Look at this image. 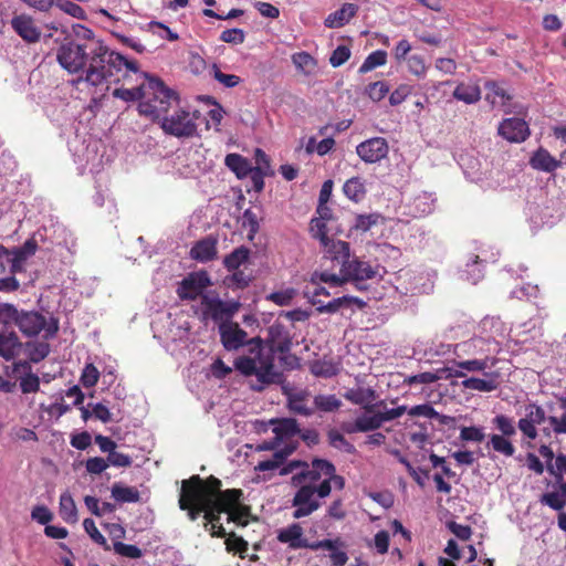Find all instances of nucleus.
Instances as JSON below:
<instances>
[{
  "label": "nucleus",
  "instance_id": "31",
  "mask_svg": "<svg viewBox=\"0 0 566 566\" xmlns=\"http://www.w3.org/2000/svg\"><path fill=\"white\" fill-rule=\"evenodd\" d=\"M513 437L497 436L496 433L489 434L488 449L503 455L504 458H512L515 454V447L511 442Z\"/></svg>",
  "mask_w": 566,
  "mask_h": 566
},
{
  "label": "nucleus",
  "instance_id": "64",
  "mask_svg": "<svg viewBox=\"0 0 566 566\" xmlns=\"http://www.w3.org/2000/svg\"><path fill=\"white\" fill-rule=\"evenodd\" d=\"M439 379H441V375L427 371L407 377L406 384L409 386H412L415 384L428 385L436 382Z\"/></svg>",
  "mask_w": 566,
  "mask_h": 566
},
{
  "label": "nucleus",
  "instance_id": "38",
  "mask_svg": "<svg viewBox=\"0 0 566 566\" xmlns=\"http://www.w3.org/2000/svg\"><path fill=\"white\" fill-rule=\"evenodd\" d=\"M292 63L293 66L297 69V72L305 76L314 74L315 67L317 66V62H315L314 56L305 51L293 53Z\"/></svg>",
  "mask_w": 566,
  "mask_h": 566
},
{
  "label": "nucleus",
  "instance_id": "28",
  "mask_svg": "<svg viewBox=\"0 0 566 566\" xmlns=\"http://www.w3.org/2000/svg\"><path fill=\"white\" fill-rule=\"evenodd\" d=\"M302 528L297 523H293L286 528L280 531L279 533V542L283 544H289L292 549H301L306 546V539L301 538Z\"/></svg>",
  "mask_w": 566,
  "mask_h": 566
},
{
  "label": "nucleus",
  "instance_id": "8",
  "mask_svg": "<svg viewBox=\"0 0 566 566\" xmlns=\"http://www.w3.org/2000/svg\"><path fill=\"white\" fill-rule=\"evenodd\" d=\"M12 323L17 324L18 329L27 337L38 336L39 333L43 332V338L50 340L59 331L56 318L45 319L42 314L35 311L22 312Z\"/></svg>",
  "mask_w": 566,
  "mask_h": 566
},
{
  "label": "nucleus",
  "instance_id": "47",
  "mask_svg": "<svg viewBox=\"0 0 566 566\" xmlns=\"http://www.w3.org/2000/svg\"><path fill=\"white\" fill-rule=\"evenodd\" d=\"M52 8H56L57 10L66 13L73 19L77 20H84L85 19V11L76 4L75 2H72L71 0H56L54 4H52Z\"/></svg>",
  "mask_w": 566,
  "mask_h": 566
},
{
  "label": "nucleus",
  "instance_id": "34",
  "mask_svg": "<svg viewBox=\"0 0 566 566\" xmlns=\"http://www.w3.org/2000/svg\"><path fill=\"white\" fill-rule=\"evenodd\" d=\"M343 193L347 196L348 200H352L355 203L361 202L365 199V195H367V189H365V181L360 177H353L345 181L343 185Z\"/></svg>",
  "mask_w": 566,
  "mask_h": 566
},
{
  "label": "nucleus",
  "instance_id": "16",
  "mask_svg": "<svg viewBox=\"0 0 566 566\" xmlns=\"http://www.w3.org/2000/svg\"><path fill=\"white\" fill-rule=\"evenodd\" d=\"M348 402L360 406L366 413H373L375 408L384 407V400L375 402L376 392L373 388H352L343 395Z\"/></svg>",
  "mask_w": 566,
  "mask_h": 566
},
{
  "label": "nucleus",
  "instance_id": "24",
  "mask_svg": "<svg viewBox=\"0 0 566 566\" xmlns=\"http://www.w3.org/2000/svg\"><path fill=\"white\" fill-rule=\"evenodd\" d=\"M272 433H274V438L279 441H284L293 438L297 433L302 432L298 428V423L294 418H280L271 421Z\"/></svg>",
  "mask_w": 566,
  "mask_h": 566
},
{
  "label": "nucleus",
  "instance_id": "39",
  "mask_svg": "<svg viewBox=\"0 0 566 566\" xmlns=\"http://www.w3.org/2000/svg\"><path fill=\"white\" fill-rule=\"evenodd\" d=\"M491 424H493V428L499 432L495 433L499 437H515V432L518 430L513 418L507 417L504 413L493 417Z\"/></svg>",
  "mask_w": 566,
  "mask_h": 566
},
{
  "label": "nucleus",
  "instance_id": "27",
  "mask_svg": "<svg viewBox=\"0 0 566 566\" xmlns=\"http://www.w3.org/2000/svg\"><path fill=\"white\" fill-rule=\"evenodd\" d=\"M496 358L491 356L474 357L468 360H457L454 366L461 370L469 373H483L488 368H492L496 365Z\"/></svg>",
  "mask_w": 566,
  "mask_h": 566
},
{
  "label": "nucleus",
  "instance_id": "23",
  "mask_svg": "<svg viewBox=\"0 0 566 566\" xmlns=\"http://www.w3.org/2000/svg\"><path fill=\"white\" fill-rule=\"evenodd\" d=\"M14 374L24 375L20 377V390H22V394H35L39 391V377L31 373L29 361L14 363Z\"/></svg>",
  "mask_w": 566,
  "mask_h": 566
},
{
  "label": "nucleus",
  "instance_id": "19",
  "mask_svg": "<svg viewBox=\"0 0 566 566\" xmlns=\"http://www.w3.org/2000/svg\"><path fill=\"white\" fill-rule=\"evenodd\" d=\"M189 258L199 263H208L217 259V238L207 235L195 242L189 250Z\"/></svg>",
  "mask_w": 566,
  "mask_h": 566
},
{
  "label": "nucleus",
  "instance_id": "57",
  "mask_svg": "<svg viewBox=\"0 0 566 566\" xmlns=\"http://www.w3.org/2000/svg\"><path fill=\"white\" fill-rule=\"evenodd\" d=\"M486 436L483 432V428L480 427H463L461 428V441L481 443Z\"/></svg>",
  "mask_w": 566,
  "mask_h": 566
},
{
  "label": "nucleus",
  "instance_id": "6",
  "mask_svg": "<svg viewBox=\"0 0 566 566\" xmlns=\"http://www.w3.org/2000/svg\"><path fill=\"white\" fill-rule=\"evenodd\" d=\"M169 109L171 108H165V111L160 112L157 116H142L155 123H159L160 129H163V132L168 136L177 138H192V136L196 135V116L182 108L174 111L172 114H169Z\"/></svg>",
  "mask_w": 566,
  "mask_h": 566
},
{
  "label": "nucleus",
  "instance_id": "54",
  "mask_svg": "<svg viewBox=\"0 0 566 566\" xmlns=\"http://www.w3.org/2000/svg\"><path fill=\"white\" fill-rule=\"evenodd\" d=\"M212 76L213 80L218 81V83L223 85L226 88L235 87L240 84V76L235 74H226L221 72L216 64L212 65Z\"/></svg>",
  "mask_w": 566,
  "mask_h": 566
},
{
  "label": "nucleus",
  "instance_id": "26",
  "mask_svg": "<svg viewBox=\"0 0 566 566\" xmlns=\"http://www.w3.org/2000/svg\"><path fill=\"white\" fill-rule=\"evenodd\" d=\"M343 303H354V306H356V308H358V310H361L365 307V302L361 298H359L357 296H350V295H343L342 297H336L333 301L327 302L326 304L321 303L318 305H313V306H315L316 312H318L321 314H324V313L334 314V313L340 311Z\"/></svg>",
  "mask_w": 566,
  "mask_h": 566
},
{
  "label": "nucleus",
  "instance_id": "21",
  "mask_svg": "<svg viewBox=\"0 0 566 566\" xmlns=\"http://www.w3.org/2000/svg\"><path fill=\"white\" fill-rule=\"evenodd\" d=\"M484 378L467 377L462 380L461 386L467 390H474L479 392H491L497 389V373L489 371L483 373Z\"/></svg>",
  "mask_w": 566,
  "mask_h": 566
},
{
  "label": "nucleus",
  "instance_id": "49",
  "mask_svg": "<svg viewBox=\"0 0 566 566\" xmlns=\"http://www.w3.org/2000/svg\"><path fill=\"white\" fill-rule=\"evenodd\" d=\"M379 218L380 216L378 213L358 214L356 219H354L353 229L360 233H366L378 223Z\"/></svg>",
  "mask_w": 566,
  "mask_h": 566
},
{
  "label": "nucleus",
  "instance_id": "10",
  "mask_svg": "<svg viewBox=\"0 0 566 566\" xmlns=\"http://www.w3.org/2000/svg\"><path fill=\"white\" fill-rule=\"evenodd\" d=\"M538 454L546 460V472L554 478L557 489L566 495V481L563 479L566 475V455L564 453L555 455L548 444L538 447Z\"/></svg>",
  "mask_w": 566,
  "mask_h": 566
},
{
  "label": "nucleus",
  "instance_id": "1",
  "mask_svg": "<svg viewBox=\"0 0 566 566\" xmlns=\"http://www.w3.org/2000/svg\"><path fill=\"white\" fill-rule=\"evenodd\" d=\"M78 41L71 40L60 44L56 61L70 74H77V83L101 86L108 82L126 78L127 73L138 76L139 84L133 88H115L113 97L125 103L139 102V115L157 116L165 108L177 107V93L154 76L140 72L136 61H129L117 52L111 51L103 41L93 36L92 30L82 24L73 25Z\"/></svg>",
  "mask_w": 566,
  "mask_h": 566
},
{
  "label": "nucleus",
  "instance_id": "9",
  "mask_svg": "<svg viewBox=\"0 0 566 566\" xmlns=\"http://www.w3.org/2000/svg\"><path fill=\"white\" fill-rule=\"evenodd\" d=\"M211 286V279L209 274L205 270H199L197 272H191L187 274L181 282H179L178 297L181 301H196L201 296H207L203 294L207 287Z\"/></svg>",
  "mask_w": 566,
  "mask_h": 566
},
{
  "label": "nucleus",
  "instance_id": "41",
  "mask_svg": "<svg viewBox=\"0 0 566 566\" xmlns=\"http://www.w3.org/2000/svg\"><path fill=\"white\" fill-rule=\"evenodd\" d=\"M249 260V249L240 245L238 249L232 250L230 254L223 259V266L227 271L232 272L240 269V265L244 264Z\"/></svg>",
  "mask_w": 566,
  "mask_h": 566
},
{
  "label": "nucleus",
  "instance_id": "17",
  "mask_svg": "<svg viewBox=\"0 0 566 566\" xmlns=\"http://www.w3.org/2000/svg\"><path fill=\"white\" fill-rule=\"evenodd\" d=\"M499 135L509 143H523L530 135L528 124L521 118H506L499 125Z\"/></svg>",
  "mask_w": 566,
  "mask_h": 566
},
{
  "label": "nucleus",
  "instance_id": "32",
  "mask_svg": "<svg viewBox=\"0 0 566 566\" xmlns=\"http://www.w3.org/2000/svg\"><path fill=\"white\" fill-rule=\"evenodd\" d=\"M453 98L472 105L481 99V88L476 84L461 83L454 87Z\"/></svg>",
  "mask_w": 566,
  "mask_h": 566
},
{
  "label": "nucleus",
  "instance_id": "59",
  "mask_svg": "<svg viewBox=\"0 0 566 566\" xmlns=\"http://www.w3.org/2000/svg\"><path fill=\"white\" fill-rule=\"evenodd\" d=\"M248 513L249 509L247 506H242L240 505V503H237V505L232 506L231 510L226 512V514L229 515V517H227V521L235 523L239 526H245V516Z\"/></svg>",
  "mask_w": 566,
  "mask_h": 566
},
{
  "label": "nucleus",
  "instance_id": "50",
  "mask_svg": "<svg viewBox=\"0 0 566 566\" xmlns=\"http://www.w3.org/2000/svg\"><path fill=\"white\" fill-rule=\"evenodd\" d=\"M388 421L369 416L367 412L365 415H360L354 419L353 424L358 429H366L370 431H376L380 429L381 424Z\"/></svg>",
  "mask_w": 566,
  "mask_h": 566
},
{
  "label": "nucleus",
  "instance_id": "55",
  "mask_svg": "<svg viewBox=\"0 0 566 566\" xmlns=\"http://www.w3.org/2000/svg\"><path fill=\"white\" fill-rule=\"evenodd\" d=\"M564 500H566V495H564L563 491L559 490V493L552 492V493L542 494L541 503L548 505V507L554 511H560L566 505Z\"/></svg>",
  "mask_w": 566,
  "mask_h": 566
},
{
  "label": "nucleus",
  "instance_id": "29",
  "mask_svg": "<svg viewBox=\"0 0 566 566\" xmlns=\"http://www.w3.org/2000/svg\"><path fill=\"white\" fill-rule=\"evenodd\" d=\"M21 343L18 340V335L14 332L0 333V356L4 360H11L18 355Z\"/></svg>",
  "mask_w": 566,
  "mask_h": 566
},
{
  "label": "nucleus",
  "instance_id": "44",
  "mask_svg": "<svg viewBox=\"0 0 566 566\" xmlns=\"http://www.w3.org/2000/svg\"><path fill=\"white\" fill-rule=\"evenodd\" d=\"M311 374L317 378H329L338 374V367L332 360H314L311 364Z\"/></svg>",
  "mask_w": 566,
  "mask_h": 566
},
{
  "label": "nucleus",
  "instance_id": "52",
  "mask_svg": "<svg viewBox=\"0 0 566 566\" xmlns=\"http://www.w3.org/2000/svg\"><path fill=\"white\" fill-rule=\"evenodd\" d=\"M389 92L388 84L385 81H376L366 87V95L374 103H379Z\"/></svg>",
  "mask_w": 566,
  "mask_h": 566
},
{
  "label": "nucleus",
  "instance_id": "36",
  "mask_svg": "<svg viewBox=\"0 0 566 566\" xmlns=\"http://www.w3.org/2000/svg\"><path fill=\"white\" fill-rule=\"evenodd\" d=\"M24 262L25 260H18V258L11 256L10 250L0 245V275H3L6 272L15 275L23 270Z\"/></svg>",
  "mask_w": 566,
  "mask_h": 566
},
{
  "label": "nucleus",
  "instance_id": "62",
  "mask_svg": "<svg viewBox=\"0 0 566 566\" xmlns=\"http://www.w3.org/2000/svg\"><path fill=\"white\" fill-rule=\"evenodd\" d=\"M245 35L241 29H226L221 32V35H219V41L234 45L243 43Z\"/></svg>",
  "mask_w": 566,
  "mask_h": 566
},
{
  "label": "nucleus",
  "instance_id": "37",
  "mask_svg": "<svg viewBox=\"0 0 566 566\" xmlns=\"http://www.w3.org/2000/svg\"><path fill=\"white\" fill-rule=\"evenodd\" d=\"M111 497L119 503H137L139 502V491L134 486L115 483L111 486Z\"/></svg>",
  "mask_w": 566,
  "mask_h": 566
},
{
  "label": "nucleus",
  "instance_id": "63",
  "mask_svg": "<svg viewBox=\"0 0 566 566\" xmlns=\"http://www.w3.org/2000/svg\"><path fill=\"white\" fill-rule=\"evenodd\" d=\"M349 59V49L347 45H339L335 48L334 52H332V56H329V65L337 69L344 63H346Z\"/></svg>",
  "mask_w": 566,
  "mask_h": 566
},
{
  "label": "nucleus",
  "instance_id": "46",
  "mask_svg": "<svg viewBox=\"0 0 566 566\" xmlns=\"http://www.w3.org/2000/svg\"><path fill=\"white\" fill-rule=\"evenodd\" d=\"M226 551L231 554H239L240 558H245L247 542L244 538L238 536L234 533H227L226 537Z\"/></svg>",
  "mask_w": 566,
  "mask_h": 566
},
{
  "label": "nucleus",
  "instance_id": "20",
  "mask_svg": "<svg viewBox=\"0 0 566 566\" xmlns=\"http://www.w3.org/2000/svg\"><path fill=\"white\" fill-rule=\"evenodd\" d=\"M11 27L12 30L17 32L18 36L24 39L25 42L33 43L39 41L40 31L28 14L12 18Z\"/></svg>",
  "mask_w": 566,
  "mask_h": 566
},
{
  "label": "nucleus",
  "instance_id": "53",
  "mask_svg": "<svg viewBox=\"0 0 566 566\" xmlns=\"http://www.w3.org/2000/svg\"><path fill=\"white\" fill-rule=\"evenodd\" d=\"M344 547V543L340 541L339 537H336L334 539L326 538L324 541H319L313 544L306 543L305 546L301 548H310L311 551H328V552H340L338 548Z\"/></svg>",
  "mask_w": 566,
  "mask_h": 566
},
{
  "label": "nucleus",
  "instance_id": "40",
  "mask_svg": "<svg viewBox=\"0 0 566 566\" xmlns=\"http://www.w3.org/2000/svg\"><path fill=\"white\" fill-rule=\"evenodd\" d=\"M60 517L69 524L76 523V520L78 518L76 516V504H74V500H72L69 491H65L60 495Z\"/></svg>",
  "mask_w": 566,
  "mask_h": 566
},
{
  "label": "nucleus",
  "instance_id": "35",
  "mask_svg": "<svg viewBox=\"0 0 566 566\" xmlns=\"http://www.w3.org/2000/svg\"><path fill=\"white\" fill-rule=\"evenodd\" d=\"M485 90H488L485 101L493 105V107H504L511 101L510 94L505 92V90L502 88L495 81L485 82Z\"/></svg>",
  "mask_w": 566,
  "mask_h": 566
},
{
  "label": "nucleus",
  "instance_id": "60",
  "mask_svg": "<svg viewBox=\"0 0 566 566\" xmlns=\"http://www.w3.org/2000/svg\"><path fill=\"white\" fill-rule=\"evenodd\" d=\"M113 551H115V554L127 558H140V549L135 545L115 542L113 543Z\"/></svg>",
  "mask_w": 566,
  "mask_h": 566
},
{
  "label": "nucleus",
  "instance_id": "14",
  "mask_svg": "<svg viewBox=\"0 0 566 566\" xmlns=\"http://www.w3.org/2000/svg\"><path fill=\"white\" fill-rule=\"evenodd\" d=\"M356 155L366 164H377L388 156V142L382 137L368 138L356 146Z\"/></svg>",
  "mask_w": 566,
  "mask_h": 566
},
{
  "label": "nucleus",
  "instance_id": "22",
  "mask_svg": "<svg viewBox=\"0 0 566 566\" xmlns=\"http://www.w3.org/2000/svg\"><path fill=\"white\" fill-rule=\"evenodd\" d=\"M528 165L535 170L552 174L560 167V159L554 158L547 149L541 147L528 158Z\"/></svg>",
  "mask_w": 566,
  "mask_h": 566
},
{
  "label": "nucleus",
  "instance_id": "5",
  "mask_svg": "<svg viewBox=\"0 0 566 566\" xmlns=\"http://www.w3.org/2000/svg\"><path fill=\"white\" fill-rule=\"evenodd\" d=\"M332 268H338L339 274L331 273L328 271L314 272L313 281L319 280L325 284H329L334 287H338L345 284L347 281L360 282L366 280H373L378 275V265H371L359 259H353L349 263H338L332 265Z\"/></svg>",
  "mask_w": 566,
  "mask_h": 566
},
{
  "label": "nucleus",
  "instance_id": "2",
  "mask_svg": "<svg viewBox=\"0 0 566 566\" xmlns=\"http://www.w3.org/2000/svg\"><path fill=\"white\" fill-rule=\"evenodd\" d=\"M291 350V335L282 325L269 327L265 340L254 337L248 340L250 356L234 358V370L244 377H255L261 385L252 389L261 391L265 386L280 381V373L273 368V355L280 354V361L290 368L296 363V357L289 354Z\"/></svg>",
  "mask_w": 566,
  "mask_h": 566
},
{
  "label": "nucleus",
  "instance_id": "43",
  "mask_svg": "<svg viewBox=\"0 0 566 566\" xmlns=\"http://www.w3.org/2000/svg\"><path fill=\"white\" fill-rule=\"evenodd\" d=\"M327 444L348 454L355 453L354 444L348 442V440L336 429H329V431H327Z\"/></svg>",
  "mask_w": 566,
  "mask_h": 566
},
{
  "label": "nucleus",
  "instance_id": "13",
  "mask_svg": "<svg viewBox=\"0 0 566 566\" xmlns=\"http://www.w3.org/2000/svg\"><path fill=\"white\" fill-rule=\"evenodd\" d=\"M545 411L542 406L531 402L525 406V417L517 420V429L522 432L523 438L534 441L537 438L536 427L546 421Z\"/></svg>",
  "mask_w": 566,
  "mask_h": 566
},
{
  "label": "nucleus",
  "instance_id": "11",
  "mask_svg": "<svg viewBox=\"0 0 566 566\" xmlns=\"http://www.w3.org/2000/svg\"><path fill=\"white\" fill-rule=\"evenodd\" d=\"M314 495H317V486L312 484L300 486L292 499V506L295 507L293 518H304L319 509V502L314 499Z\"/></svg>",
  "mask_w": 566,
  "mask_h": 566
},
{
  "label": "nucleus",
  "instance_id": "30",
  "mask_svg": "<svg viewBox=\"0 0 566 566\" xmlns=\"http://www.w3.org/2000/svg\"><path fill=\"white\" fill-rule=\"evenodd\" d=\"M226 166L232 171V174L237 175V178L239 179L247 178V175L253 174L254 171V167L251 166V163L238 154L227 155Z\"/></svg>",
  "mask_w": 566,
  "mask_h": 566
},
{
  "label": "nucleus",
  "instance_id": "3",
  "mask_svg": "<svg viewBox=\"0 0 566 566\" xmlns=\"http://www.w3.org/2000/svg\"><path fill=\"white\" fill-rule=\"evenodd\" d=\"M222 492L224 491L220 490L219 479L213 475L202 479L200 475L193 474L188 480L181 481L179 510L186 511L187 517L196 521L200 515H205L206 511L213 509V502Z\"/></svg>",
  "mask_w": 566,
  "mask_h": 566
},
{
  "label": "nucleus",
  "instance_id": "4",
  "mask_svg": "<svg viewBox=\"0 0 566 566\" xmlns=\"http://www.w3.org/2000/svg\"><path fill=\"white\" fill-rule=\"evenodd\" d=\"M311 484L318 488V499H325L331 494V488L344 489V478L336 474L335 464L324 459H313L311 469H303L292 476V485Z\"/></svg>",
  "mask_w": 566,
  "mask_h": 566
},
{
  "label": "nucleus",
  "instance_id": "18",
  "mask_svg": "<svg viewBox=\"0 0 566 566\" xmlns=\"http://www.w3.org/2000/svg\"><path fill=\"white\" fill-rule=\"evenodd\" d=\"M324 248L322 260L332 262V265L345 264L352 262L349 256V244L346 241H321Z\"/></svg>",
  "mask_w": 566,
  "mask_h": 566
},
{
  "label": "nucleus",
  "instance_id": "61",
  "mask_svg": "<svg viewBox=\"0 0 566 566\" xmlns=\"http://www.w3.org/2000/svg\"><path fill=\"white\" fill-rule=\"evenodd\" d=\"M226 282L227 286L231 289H245L249 285V276L245 275V272L237 269L230 276H227Z\"/></svg>",
  "mask_w": 566,
  "mask_h": 566
},
{
  "label": "nucleus",
  "instance_id": "48",
  "mask_svg": "<svg viewBox=\"0 0 566 566\" xmlns=\"http://www.w3.org/2000/svg\"><path fill=\"white\" fill-rule=\"evenodd\" d=\"M314 407L323 412H334L340 408V400L334 395H318L314 397Z\"/></svg>",
  "mask_w": 566,
  "mask_h": 566
},
{
  "label": "nucleus",
  "instance_id": "56",
  "mask_svg": "<svg viewBox=\"0 0 566 566\" xmlns=\"http://www.w3.org/2000/svg\"><path fill=\"white\" fill-rule=\"evenodd\" d=\"M30 361L40 363L50 354V345L45 342L28 344Z\"/></svg>",
  "mask_w": 566,
  "mask_h": 566
},
{
  "label": "nucleus",
  "instance_id": "58",
  "mask_svg": "<svg viewBox=\"0 0 566 566\" xmlns=\"http://www.w3.org/2000/svg\"><path fill=\"white\" fill-rule=\"evenodd\" d=\"M98 370L92 363L84 365L83 373H81V385L90 389L97 384Z\"/></svg>",
  "mask_w": 566,
  "mask_h": 566
},
{
  "label": "nucleus",
  "instance_id": "42",
  "mask_svg": "<svg viewBox=\"0 0 566 566\" xmlns=\"http://www.w3.org/2000/svg\"><path fill=\"white\" fill-rule=\"evenodd\" d=\"M388 57V54L384 50H376L369 55H367L366 60L361 62L360 69H358V73L365 74L374 69H377L381 65L386 64V59Z\"/></svg>",
  "mask_w": 566,
  "mask_h": 566
},
{
  "label": "nucleus",
  "instance_id": "12",
  "mask_svg": "<svg viewBox=\"0 0 566 566\" xmlns=\"http://www.w3.org/2000/svg\"><path fill=\"white\" fill-rule=\"evenodd\" d=\"M200 305H202V317L211 318L216 323L227 321L238 312V303H226L217 296L202 295Z\"/></svg>",
  "mask_w": 566,
  "mask_h": 566
},
{
  "label": "nucleus",
  "instance_id": "25",
  "mask_svg": "<svg viewBox=\"0 0 566 566\" xmlns=\"http://www.w3.org/2000/svg\"><path fill=\"white\" fill-rule=\"evenodd\" d=\"M356 13L357 6L353 3H345L340 6V9L327 14L326 22H324V24L332 29L344 27Z\"/></svg>",
  "mask_w": 566,
  "mask_h": 566
},
{
  "label": "nucleus",
  "instance_id": "45",
  "mask_svg": "<svg viewBox=\"0 0 566 566\" xmlns=\"http://www.w3.org/2000/svg\"><path fill=\"white\" fill-rule=\"evenodd\" d=\"M304 401H306V392L300 391L287 398V406H290V410H292L293 413L302 417H310L312 415V409L307 408Z\"/></svg>",
  "mask_w": 566,
  "mask_h": 566
},
{
  "label": "nucleus",
  "instance_id": "15",
  "mask_svg": "<svg viewBox=\"0 0 566 566\" xmlns=\"http://www.w3.org/2000/svg\"><path fill=\"white\" fill-rule=\"evenodd\" d=\"M247 333L238 323H221L219 324V339L226 350H238L242 346H247Z\"/></svg>",
  "mask_w": 566,
  "mask_h": 566
},
{
  "label": "nucleus",
  "instance_id": "7",
  "mask_svg": "<svg viewBox=\"0 0 566 566\" xmlns=\"http://www.w3.org/2000/svg\"><path fill=\"white\" fill-rule=\"evenodd\" d=\"M241 490L228 489L222 493H219L218 500L213 502L211 511H206L205 514V531L210 533L213 538H223L227 535V531L220 525V514H224L230 511L232 506L240 503Z\"/></svg>",
  "mask_w": 566,
  "mask_h": 566
},
{
  "label": "nucleus",
  "instance_id": "51",
  "mask_svg": "<svg viewBox=\"0 0 566 566\" xmlns=\"http://www.w3.org/2000/svg\"><path fill=\"white\" fill-rule=\"evenodd\" d=\"M327 221L328 220H322V219L311 220V226H308V231H311V237H313L314 240H317L321 242L338 241V240L329 239L327 237Z\"/></svg>",
  "mask_w": 566,
  "mask_h": 566
},
{
  "label": "nucleus",
  "instance_id": "33",
  "mask_svg": "<svg viewBox=\"0 0 566 566\" xmlns=\"http://www.w3.org/2000/svg\"><path fill=\"white\" fill-rule=\"evenodd\" d=\"M486 346H489V342L483 338H473L469 340H464L461 344L457 345V348L464 353L467 356H473L474 358H483V357H490L489 356V349H486Z\"/></svg>",
  "mask_w": 566,
  "mask_h": 566
}]
</instances>
